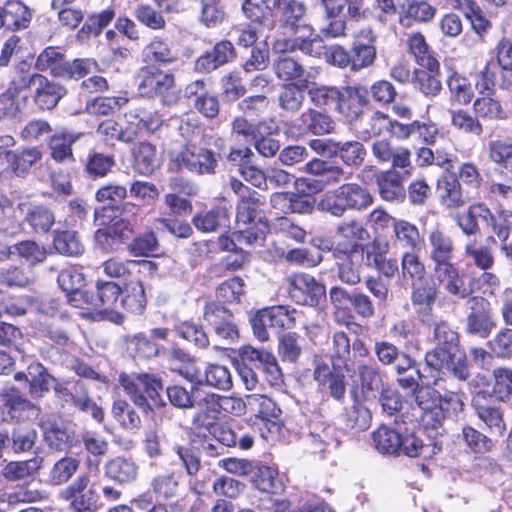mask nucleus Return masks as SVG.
I'll return each mask as SVG.
<instances>
[{
	"label": "nucleus",
	"mask_w": 512,
	"mask_h": 512,
	"mask_svg": "<svg viewBox=\"0 0 512 512\" xmlns=\"http://www.w3.org/2000/svg\"><path fill=\"white\" fill-rule=\"evenodd\" d=\"M436 346L425 355V363L437 372L447 371L455 378L465 381L470 376L467 357L460 349L459 335L445 321L434 328Z\"/></svg>",
	"instance_id": "f257e3e1"
},
{
	"label": "nucleus",
	"mask_w": 512,
	"mask_h": 512,
	"mask_svg": "<svg viewBox=\"0 0 512 512\" xmlns=\"http://www.w3.org/2000/svg\"><path fill=\"white\" fill-rule=\"evenodd\" d=\"M332 369L326 363H318L314 369V380L322 388H327L335 399L345 394V374L349 371L350 339L346 332H336L333 336Z\"/></svg>",
	"instance_id": "f03ea898"
},
{
	"label": "nucleus",
	"mask_w": 512,
	"mask_h": 512,
	"mask_svg": "<svg viewBox=\"0 0 512 512\" xmlns=\"http://www.w3.org/2000/svg\"><path fill=\"white\" fill-rule=\"evenodd\" d=\"M138 91L148 98L159 97L164 105L172 106L181 98L175 75L156 66H144L138 74Z\"/></svg>",
	"instance_id": "7ed1b4c3"
},
{
	"label": "nucleus",
	"mask_w": 512,
	"mask_h": 512,
	"mask_svg": "<svg viewBox=\"0 0 512 512\" xmlns=\"http://www.w3.org/2000/svg\"><path fill=\"white\" fill-rule=\"evenodd\" d=\"M375 449L387 455L407 457H419L426 445L413 432L407 429L402 432L400 428L381 426L372 434Z\"/></svg>",
	"instance_id": "20e7f679"
},
{
	"label": "nucleus",
	"mask_w": 512,
	"mask_h": 512,
	"mask_svg": "<svg viewBox=\"0 0 512 512\" xmlns=\"http://www.w3.org/2000/svg\"><path fill=\"white\" fill-rule=\"evenodd\" d=\"M119 383L134 405L145 413L152 411L147 397L155 406H166L165 400L160 395V391L163 390V384L161 379L156 375L148 373L128 375L121 373L119 375Z\"/></svg>",
	"instance_id": "39448f33"
},
{
	"label": "nucleus",
	"mask_w": 512,
	"mask_h": 512,
	"mask_svg": "<svg viewBox=\"0 0 512 512\" xmlns=\"http://www.w3.org/2000/svg\"><path fill=\"white\" fill-rule=\"evenodd\" d=\"M264 201L256 191L243 196L237 204L236 222L240 230L241 237L248 244L263 240L268 232V223L263 213Z\"/></svg>",
	"instance_id": "423d86ee"
},
{
	"label": "nucleus",
	"mask_w": 512,
	"mask_h": 512,
	"mask_svg": "<svg viewBox=\"0 0 512 512\" xmlns=\"http://www.w3.org/2000/svg\"><path fill=\"white\" fill-rule=\"evenodd\" d=\"M60 496L68 502L71 512H96L103 506L98 488L87 474L79 475L61 491Z\"/></svg>",
	"instance_id": "0eeeda50"
},
{
	"label": "nucleus",
	"mask_w": 512,
	"mask_h": 512,
	"mask_svg": "<svg viewBox=\"0 0 512 512\" xmlns=\"http://www.w3.org/2000/svg\"><path fill=\"white\" fill-rule=\"evenodd\" d=\"M218 158H221V153L216 155L207 148L189 143L173 157L172 163L177 168H185L199 175L213 174L218 164Z\"/></svg>",
	"instance_id": "6e6552de"
},
{
	"label": "nucleus",
	"mask_w": 512,
	"mask_h": 512,
	"mask_svg": "<svg viewBox=\"0 0 512 512\" xmlns=\"http://www.w3.org/2000/svg\"><path fill=\"white\" fill-rule=\"evenodd\" d=\"M387 249L388 245L385 242L370 243L366 246V258H364L362 262L367 267H373L377 273V276H367L366 284L368 288L389 285L386 280L393 277L398 272L396 261L387 260L384 257Z\"/></svg>",
	"instance_id": "1a4fd4ad"
},
{
	"label": "nucleus",
	"mask_w": 512,
	"mask_h": 512,
	"mask_svg": "<svg viewBox=\"0 0 512 512\" xmlns=\"http://www.w3.org/2000/svg\"><path fill=\"white\" fill-rule=\"evenodd\" d=\"M204 320L213 328L215 335L228 343L234 342L239 337L234 316L222 304L216 301H209L205 304Z\"/></svg>",
	"instance_id": "9d476101"
},
{
	"label": "nucleus",
	"mask_w": 512,
	"mask_h": 512,
	"mask_svg": "<svg viewBox=\"0 0 512 512\" xmlns=\"http://www.w3.org/2000/svg\"><path fill=\"white\" fill-rule=\"evenodd\" d=\"M470 310L467 316V332L487 338L496 326L490 302L483 297H471L467 301Z\"/></svg>",
	"instance_id": "9b49d317"
},
{
	"label": "nucleus",
	"mask_w": 512,
	"mask_h": 512,
	"mask_svg": "<svg viewBox=\"0 0 512 512\" xmlns=\"http://www.w3.org/2000/svg\"><path fill=\"white\" fill-rule=\"evenodd\" d=\"M412 167L395 168L380 171L377 186L381 198L389 202H399L405 197L404 181L412 175Z\"/></svg>",
	"instance_id": "f8f14e48"
},
{
	"label": "nucleus",
	"mask_w": 512,
	"mask_h": 512,
	"mask_svg": "<svg viewBox=\"0 0 512 512\" xmlns=\"http://www.w3.org/2000/svg\"><path fill=\"white\" fill-rule=\"evenodd\" d=\"M22 83L24 87L36 86L34 101L43 110L54 108L66 94L64 87L48 80L41 74H31V76L23 78Z\"/></svg>",
	"instance_id": "ddd939ff"
},
{
	"label": "nucleus",
	"mask_w": 512,
	"mask_h": 512,
	"mask_svg": "<svg viewBox=\"0 0 512 512\" xmlns=\"http://www.w3.org/2000/svg\"><path fill=\"white\" fill-rule=\"evenodd\" d=\"M383 381L376 366L359 365L358 383L354 385V401L369 402L375 400L382 391Z\"/></svg>",
	"instance_id": "4468645a"
},
{
	"label": "nucleus",
	"mask_w": 512,
	"mask_h": 512,
	"mask_svg": "<svg viewBox=\"0 0 512 512\" xmlns=\"http://www.w3.org/2000/svg\"><path fill=\"white\" fill-rule=\"evenodd\" d=\"M373 156L379 163H391V167H412L411 151L407 147L393 146L386 139L376 140L371 146Z\"/></svg>",
	"instance_id": "2eb2a0df"
},
{
	"label": "nucleus",
	"mask_w": 512,
	"mask_h": 512,
	"mask_svg": "<svg viewBox=\"0 0 512 512\" xmlns=\"http://www.w3.org/2000/svg\"><path fill=\"white\" fill-rule=\"evenodd\" d=\"M391 221L396 247L405 250V252L422 250L424 238L416 225L403 219L392 218Z\"/></svg>",
	"instance_id": "dca6fc26"
},
{
	"label": "nucleus",
	"mask_w": 512,
	"mask_h": 512,
	"mask_svg": "<svg viewBox=\"0 0 512 512\" xmlns=\"http://www.w3.org/2000/svg\"><path fill=\"white\" fill-rule=\"evenodd\" d=\"M0 400L8 409L12 418L18 420L36 418L39 408L31 401L25 399L19 390L14 387L5 388L0 393Z\"/></svg>",
	"instance_id": "f3484780"
},
{
	"label": "nucleus",
	"mask_w": 512,
	"mask_h": 512,
	"mask_svg": "<svg viewBox=\"0 0 512 512\" xmlns=\"http://www.w3.org/2000/svg\"><path fill=\"white\" fill-rule=\"evenodd\" d=\"M67 301L76 308L102 311L112 303L109 290H64Z\"/></svg>",
	"instance_id": "a211bd4d"
},
{
	"label": "nucleus",
	"mask_w": 512,
	"mask_h": 512,
	"mask_svg": "<svg viewBox=\"0 0 512 512\" xmlns=\"http://www.w3.org/2000/svg\"><path fill=\"white\" fill-rule=\"evenodd\" d=\"M487 398L486 392L477 391L471 400V405L478 418L483 421L490 430L502 435L506 430L503 413L499 407L486 404Z\"/></svg>",
	"instance_id": "6ab92c4d"
},
{
	"label": "nucleus",
	"mask_w": 512,
	"mask_h": 512,
	"mask_svg": "<svg viewBox=\"0 0 512 512\" xmlns=\"http://www.w3.org/2000/svg\"><path fill=\"white\" fill-rule=\"evenodd\" d=\"M235 57L234 46L230 41L224 40L217 43L213 50L199 57L195 68L199 72H211L226 64Z\"/></svg>",
	"instance_id": "aec40b11"
},
{
	"label": "nucleus",
	"mask_w": 512,
	"mask_h": 512,
	"mask_svg": "<svg viewBox=\"0 0 512 512\" xmlns=\"http://www.w3.org/2000/svg\"><path fill=\"white\" fill-rule=\"evenodd\" d=\"M490 389L483 390L486 396L507 403L512 397V368L498 366L492 370Z\"/></svg>",
	"instance_id": "412c9836"
},
{
	"label": "nucleus",
	"mask_w": 512,
	"mask_h": 512,
	"mask_svg": "<svg viewBox=\"0 0 512 512\" xmlns=\"http://www.w3.org/2000/svg\"><path fill=\"white\" fill-rule=\"evenodd\" d=\"M251 470L252 484L260 492L278 495L284 491L285 486L276 468L258 464Z\"/></svg>",
	"instance_id": "4be33fe9"
},
{
	"label": "nucleus",
	"mask_w": 512,
	"mask_h": 512,
	"mask_svg": "<svg viewBox=\"0 0 512 512\" xmlns=\"http://www.w3.org/2000/svg\"><path fill=\"white\" fill-rule=\"evenodd\" d=\"M133 167L141 175H151L159 166L156 147L149 142H140L132 149Z\"/></svg>",
	"instance_id": "5701e85b"
},
{
	"label": "nucleus",
	"mask_w": 512,
	"mask_h": 512,
	"mask_svg": "<svg viewBox=\"0 0 512 512\" xmlns=\"http://www.w3.org/2000/svg\"><path fill=\"white\" fill-rule=\"evenodd\" d=\"M437 190L441 203L449 209H457L467 203L468 198L463 193L459 180L453 176L439 179Z\"/></svg>",
	"instance_id": "b1692460"
},
{
	"label": "nucleus",
	"mask_w": 512,
	"mask_h": 512,
	"mask_svg": "<svg viewBox=\"0 0 512 512\" xmlns=\"http://www.w3.org/2000/svg\"><path fill=\"white\" fill-rule=\"evenodd\" d=\"M0 14L9 30L26 28L32 18L29 8L18 0H9L0 7Z\"/></svg>",
	"instance_id": "393cba45"
},
{
	"label": "nucleus",
	"mask_w": 512,
	"mask_h": 512,
	"mask_svg": "<svg viewBox=\"0 0 512 512\" xmlns=\"http://www.w3.org/2000/svg\"><path fill=\"white\" fill-rule=\"evenodd\" d=\"M142 59L146 66H161L174 63L177 57L167 42L156 37L143 48Z\"/></svg>",
	"instance_id": "a878e982"
},
{
	"label": "nucleus",
	"mask_w": 512,
	"mask_h": 512,
	"mask_svg": "<svg viewBox=\"0 0 512 512\" xmlns=\"http://www.w3.org/2000/svg\"><path fill=\"white\" fill-rule=\"evenodd\" d=\"M137 474L138 466L131 458L118 456L109 460L105 465V475L120 484L134 481Z\"/></svg>",
	"instance_id": "bb28decb"
},
{
	"label": "nucleus",
	"mask_w": 512,
	"mask_h": 512,
	"mask_svg": "<svg viewBox=\"0 0 512 512\" xmlns=\"http://www.w3.org/2000/svg\"><path fill=\"white\" fill-rule=\"evenodd\" d=\"M82 133L69 131L56 132L49 141L51 157L57 162L73 159L72 144L82 137Z\"/></svg>",
	"instance_id": "cd10ccee"
},
{
	"label": "nucleus",
	"mask_w": 512,
	"mask_h": 512,
	"mask_svg": "<svg viewBox=\"0 0 512 512\" xmlns=\"http://www.w3.org/2000/svg\"><path fill=\"white\" fill-rule=\"evenodd\" d=\"M42 463L41 457H33L25 461H10L2 469V476L10 482L24 480L35 475Z\"/></svg>",
	"instance_id": "c85d7f7f"
},
{
	"label": "nucleus",
	"mask_w": 512,
	"mask_h": 512,
	"mask_svg": "<svg viewBox=\"0 0 512 512\" xmlns=\"http://www.w3.org/2000/svg\"><path fill=\"white\" fill-rule=\"evenodd\" d=\"M431 248L430 258L434 262L451 260L454 250L453 240L446 235L439 227L432 229L428 235Z\"/></svg>",
	"instance_id": "c756f323"
},
{
	"label": "nucleus",
	"mask_w": 512,
	"mask_h": 512,
	"mask_svg": "<svg viewBox=\"0 0 512 512\" xmlns=\"http://www.w3.org/2000/svg\"><path fill=\"white\" fill-rule=\"evenodd\" d=\"M440 65L432 69L416 70L413 77V86L426 97H435L442 90V83L439 79Z\"/></svg>",
	"instance_id": "7c9ffc66"
},
{
	"label": "nucleus",
	"mask_w": 512,
	"mask_h": 512,
	"mask_svg": "<svg viewBox=\"0 0 512 512\" xmlns=\"http://www.w3.org/2000/svg\"><path fill=\"white\" fill-rule=\"evenodd\" d=\"M67 61L64 54L56 47H47L36 59L35 67L39 71H49L62 78Z\"/></svg>",
	"instance_id": "2f4dec72"
},
{
	"label": "nucleus",
	"mask_w": 512,
	"mask_h": 512,
	"mask_svg": "<svg viewBox=\"0 0 512 512\" xmlns=\"http://www.w3.org/2000/svg\"><path fill=\"white\" fill-rule=\"evenodd\" d=\"M306 87H308L306 80L301 84L288 83L283 85L278 96L281 109L291 113L299 111L305 100L303 91Z\"/></svg>",
	"instance_id": "473e14b6"
},
{
	"label": "nucleus",
	"mask_w": 512,
	"mask_h": 512,
	"mask_svg": "<svg viewBox=\"0 0 512 512\" xmlns=\"http://www.w3.org/2000/svg\"><path fill=\"white\" fill-rule=\"evenodd\" d=\"M150 486L158 497L170 499L177 494L179 477L172 468H165L152 478Z\"/></svg>",
	"instance_id": "72a5a7b5"
},
{
	"label": "nucleus",
	"mask_w": 512,
	"mask_h": 512,
	"mask_svg": "<svg viewBox=\"0 0 512 512\" xmlns=\"http://www.w3.org/2000/svg\"><path fill=\"white\" fill-rule=\"evenodd\" d=\"M228 221L227 211L223 207H215L209 211L197 213L192 222L196 229L204 233L216 231Z\"/></svg>",
	"instance_id": "f704fd0d"
},
{
	"label": "nucleus",
	"mask_w": 512,
	"mask_h": 512,
	"mask_svg": "<svg viewBox=\"0 0 512 512\" xmlns=\"http://www.w3.org/2000/svg\"><path fill=\"white\" fill-rule=\"evenodd\" d=\"M270 328L275 330L291 329L295 326L294 309L286 305H275L261 309Z\"/></svg>",
	"instance_id": "c9c22d12"
},
{
	"label": "nucleus",
	"mask_w": 512,
	"mask_h": 512,
	"mask_svg": "<svg viewBox=\"0 0 512 512\" xmlns=\"http://www.w3.org/2000/svg\"><path fill=\"white\" fill-rule=\"evenodd\" d=\"M407 42L410 53L420 66L432 70L439 66L438 60L430 53L429 46L422 34L415 33L410 35Z\"/></svg>",
	"instance_id": "e433bc0d"
},
{
	"label": "nucleus",
	"mask_w": 512,
	"mask_h": 512,
	"mask_svg": "<svg viewBox=\"0 0 512 512\" xmlns=\"http://www.w3.org/2000/svg\"><path fill=\"white\" fill-rule=\"evenodd\" d=\"M202 385L228 391L233 386L231 372L224 365L208 364L202 375Z\"/></svg>",
	"instance_id": "4c0bfd02"
},
{
	"label": "nucleus",
	"mask_w": 512,
	"mask_h": 512,
	"mask_svg": "<svg viewBox=\"0 0 512 512\" xmlns=\"http://www.w3.org/2000/svg\"><path fill=\"white\" fill-rule=\"evenodd\" d=\"M207 410L214 413V418L221 412L240 415L245 411V403L240 398L212 394L204 399Z\"/></svg>",
	"instance_id": "58836bf2"
},
{
	"label": "nucleus",
	"mask_w": 512,
	"mask_h": 512,
	"mask_svg": "<svg viewBox=\"0 0 512 512\" xmlns=\"http://www.w3.org/2000/svg\"><path fill=\"white\" fill-rule=\"evenodd\" d=\"M276 7L281 12L283 25L290 29L298 28L306 14V5L300 0H276Z\"/></svg>",
	"instance_id": "ea45409f"
},
{
	"label": "nucleus",
	"mask_w": 512,
	"mask_h": 512,
	"mask_svg": "<svg viewBox=\"0 0 512 512\" xmlns=\"http://www.w3.org/2000/svg\"><path fill=\"white\" fill-rule=\"evenodd\" d=\"M300 120L307 131L314 135L327 134L334 129L332 118L314 109H308L303 112Z\"/></svg>",
	"instance_id": "a19ab883"
},
{
	"label": "nucleus",
	"mask_w": 512,
	"mask_h": 512,
	"mask_svg": "<svg viewBox=\"0 0 512 512\" xmlns=\"http://www.w3.org/2000/svg\"><path fill=\"white\" fill-rule=\"evenodd\" d=\"M112 303H121V306L135 314L141 313L147 303L145 290H109Z\"/></svg>",
	"instance_id": "79ce46f5"
},
{
	"label": "nucleus",
	"mask_w": 512,
	"mask_h": 512,
	"mask_svg": "<svg viewBox=\"0 0 512 512\" xmlns=\"http://www.w3.org/2000/svg\"><path fill=\"white\" fill-rule=\"evenodd\" d=\"M6 157L13 171L20 176L26 174L41 159L42 154L37 148L33 147L19 152L8 151Z\"/></svg>",
	"instance_id": "37998d69"
},
{
	"label": "nucleus",
	"mask_w": 512,
	"mask_h": 512,
	"mask_svg": "<svg viewBox=\"0 0 512 512\" xmlns=\"http://www.w3.org/2000/svg\"><path fill=\"white\" fill-rule=\"evenodd\" d=\"M113 418L126 430L137 431L141 427V418L125 400L113 402L111 410Z\"/></svg>",
	"instance_id": "c03bdc74"
},
{
	"label": "nucleus",
	"mask_w": 512,
	"mask_h": 512,
	"mask_svg": "<svg viewBox=\"0 0 512 512\" xmlns=\"http://www.w3.org/2000/svg\"><path fill=\"white\" fill-rule=\"evenodd\" d=\"M352 185L344 184L338 188L332 196H328L322 203V207L335 216H341L352 207Z\"/></svg>",
	"instance_id": "a18cd8bd"
},
{
	"label": "nucleus",
	"mask_w": 512,
	"mask_h": 512,
	"mask_svg": "<svg viewBox=\"0 0 512 512\" xmlns=\"http://www.w3.org/2000/svg\"><path fill=\"white\" fill-rule=\"evenodd\" d=\"M400 5L403 9L406 6L405 16L400 20L403 25L405 21L410 18L417 22H429L434 18L436 13V9L424 0H403V3H400Z\"/></svg>",
	"instance_id": "49530a36"
},
{
	"label": "nucleus",
	"mask_w": 512,
	"mask_h": 512,
	"mask_svg": "<svg viewBox=\"0 0 512 512\" xmlns=\"http://www.w3.org/2000/svg\"><path fill=\"white\" fill-rule=\"evenodd\" d=\"M274 8L276 0H245L242 4L245 16L250 21L260 24L269 20Z\"/></svg>",
	"instance_id": "de8ad7c7"
},
{
	"label": "nucleus",
	"mask_w": 512,
	"mask_h": 512,
	"mask_svg": "<svg viewBox=\"0 0 512 512\" xmlns=\"http://www.w3.org/2000/svg\"><path fill=\"white\" fill-rule=\"evenodd\" d=\"M127 249L135 257L154 256L159 249V241L155 233L149 230L135 237Z\"/></svg>",
	"instance_id": "09e8293b"
},
{
	"label": "nucleus",
	"mask_w": 512,
	"mask_h": 512,
	"mask_svg": "<svg viewBox=\"0 0 512 512\" xmlns=\"http://www.w3.org/2000/svg\"><path fill=\"white\" fill-rule=\"evenodd\" d=\"M489 159L500 165L512 180V143L496 140L489 143Z\"/></svg>",
	"instance_id": "8fccbe9b"
},
{
	"label": "nucleus",
	"mask_w": 512,
	"mask_h": 512,
	"mask_svg": "<svg viewBox=\"0 0 512 512\" xmlns=\"http://www.w3.org/2000/svg\"><path fill=\"white\" fill-rule=\"evenodd\" d=\"M80 461L74 457H63L58 460L49 473V481L53 485L68 482L78 470Z\"/></svg>",
	"instance_id": "3c124183"
},
{
	"label": "nucleus",
	"mask_w": 512,
	"mask_h": 512,
	"mask_svg": "<svg viewBox=\"0 0 512 512\" xmlns=\"http://www.w3.org/2000/svg\"><path fill=\"white\" fill-rule=\"evenodd\" d=\"M29 374L31 375L30 392L33 396L40 397L43 393L49 391L56 383H59L53 376H51L41 364H36L29 367Z\"/></svg>",
	"instance_id": "603ef678"
},
{
	"label": "nucleus",
	"mask_w": 512,
	"mask_h": 512,
	"mask_svg": "<svg viewBox=\"0 0 512 512\" xmlns=\"http://www.w3.org/2000/svg\"><path fill=\"white\" fill-rule=\"evenodd\" d=\"M9 254H15L31 264H38L46 259V249L32 240L21 241L9 247Z\"/></svg>",
	"instance_id": "864d4df0"
},
{
	"label": "nucleus",
	"mask_w": 512,
	"mask_h": 512,
	"mask_svg": "<svg viewBox=\"0 0 512 512\" xmlns=\"http://www.w3.org/2000/svg\"><path fill=\"white\" fill-rule=\"evenodd\" d=\"M447 86L451 93L452 101L461 105L471 102L474 93L467 78L458 73H453L447 80Z\"/></svg>",
	"instance_id": "5fc2aeb1"
},
{
	"label": "nucleus",
	"mask_w": 512,
	"mask_h": 512,
	"mask_svg": "<svg viewBox=\"0 0 512 512\" xmlns=\"http://www.w3.org/2000/svg\"><path fill=\"white\" fill-rule=\"evenodd\" d=\"M418 252H404L402 255V273L405 279H411L412 286L420 284L425 276V266L420 261Z\"/></svg>",
	"instance_id": "6e6d98bb"
},
{
	"label": "nucleus",
	"mask_w": 512,
	"mask_h": 512,
	"mask_svg": "<svg viewBox=\"0 0 512 512\" xmlns=\"http://www.w3.org/2000/svg\"><path fill=\"white\" fill-rule=\"evenodd\" d=\"M464 254L482 270H488L494 265V257L490 248L478 245L474 239H468L464 246Z\"/></svg>",
	"instance_id": "4d7b16f0"
},
{
	"label": "nucleus",
	"mask_w": 512,
	"mask_h": 512,
	"mask_svg": "<svg viewBox=\"0 0 512 512\" xmlns=\"http://www.w3.org/2000/svg\"><path fill=\"white\" fill-rule=\"evenodd\" d=\"M330 298L335 307V319L337 322L347 326L352 323V298L347 290H330Z\"/></svg>",
	"instance_id": "13d9d810"
},
{
	"label": "nucleus",
	"mask_w": 512,
	"mask_h": 512,
	"mask_svg": "<svg viewBox=\"0 0 512 512\" xmlns=\"http://www.w3.org/2000/svg\"><path fill=\"white\" fill-rule=\"evenodd\" d=\"M433 284L444 288H460L463 285L459 280L456 268L450 260L435 262Z\"/></svg>",
	"instance_id": "bf43d9fd"
},
{
	"label": "nucleus",
	"mask_w": 512,
	"mask_h": 512,
	"mask_svg": "<svg viewBox=\"0 0 512 512\" xmlns=\"http://www.w3.org/2000/svg\"><path fill=\"white\" fill-rule=\"evenodd\" d=\"M53 244L60 254L67 256H78L84 251L81 241L73 231L57 232Z\"/></svg>",
	"instance_id": "052dcab7"
},
{
	"label": "nucleus",
	"mask_w": 512,
	"mask_h": 512,
	"mask_svg": "<svg viewBox=\"0 0 512 512\" xmlns=\"http://www.w3.org/2000/svg\"><path fill=\"white\" fill-rule=\"evenodd\" d=\"M128 102L123 97H98L86 104V111L91 115L107 116L120 109Z\"/></svg>",
	"instance_id": "680f3d73"
},
{
	"label": "nucleus",
	"mask_w": 512,
	"mask_h": 512,
	"mask_svg": "<svg viewBox=\"0 0 512 512\" xmlns=\"http://www.w3.org/2000/svg\"><path fill=\"white\" fill-rule=\"evenodd\" d=\"M175 331L183 339L194 343L199 348H206L209 345V338L203 327L193 322H181L175 326Z\"/></svg>",
	"instance_id": "e2e57ef3"
},
{
	"label": "nucleus",
	"mask_w": 512,
	"mask_h": 512,
	"mask_svg": "<svg viewBox=\"0 0 512 512\" xmlns=\"http://www.w3.org/2000/svg\"><path fill=\"white\" fill-rule=\"evenodd\" d=\"M31 271L10 266L0 269V284L6 286L25 287L34 283Z\"/></svg>",
	"instance_id": "0e129e2a"
},
{
	"label": "nucleus",
	"mask_w": 512,
	"mask_h": 512,
	"mask_svg": "<svg viewBox=\"0 0 512 512\" xmlns=\"http://www.w3.org/2000/svg\"><path fill=\"white\" fill-rule=\"evenodd\" d=\"M26 220L34 231L48 232L55 222V216L47 207L34 206L28 211Z\"/></svg>",
	"instance_id": "69168bd1"
},
{
	"label": "nucleus",
	"mask_w": 512,
	"mask_h": 512,
	"mask_svg": "<svg viewBox=\"0 0 512 512\" xmlns=\"http://www.w3.org/2000/svg\"><path fill=\"white\" fill-rule=\"evenodd\" d=\"M273 68L277 78L285 82L298 80L304 73L303 66L290 57H280Z\"/></svg>",
	"instance_id": "338daca9"
},
{
	"label": "nucleus",
	"mask_w": 512,
	"mask_h": 512,
	"mask_svg": "<svg viewBox=\"0 0 512 512\" xmlns=\"http://www.w3.org/2000/svg\"><path fill=\"white\" fill-rule=\"evenodd\" d=\"M491 352L499 359L512 358V329L502 328L488 342Z\"/></svg>",
	"instance_id": "774afa93"
}]
</instances>
